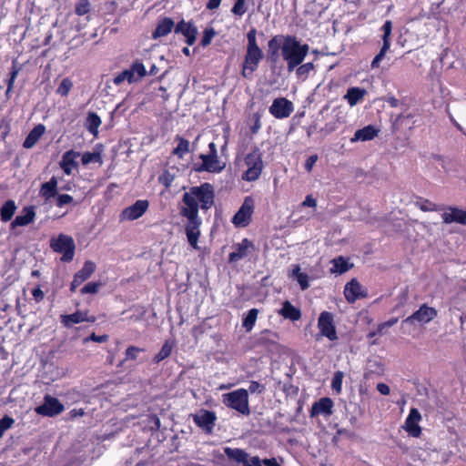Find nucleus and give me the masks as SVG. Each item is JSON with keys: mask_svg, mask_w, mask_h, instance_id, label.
<instances>
[{"mask_svg": "<svg viewBox=\"0 0 466 466\" xmlns=\"http://www.w3.org/2000/svg\"><path fill=\"white\" fill-rule=\"evenodd\" d=\"M405 430L412 437L418 438L421 433V428L417 422H410L409 420H405Z\"/></svg>", "mask_w": 466, "mask_h": 466, "instance_id": "49", "label": "nucleus"}, {"mask_svg": "<svg viewBox=\"0 0 466 466\" xmlns=\"http://www.w3.org/2000/svg\"><path fill=\"white\" fill-rule=\"evenodd\" d=\"M96 268V266L93 261H86L83 268L75 274L74 279L70 285V290L75 292L78 286L91 277L95 272Z\"/></svg>", "mask_w": 466, "mask_h": 466, "instance_id": "20", "label": "nucleus"}, {"mask_svg": "<svg viewBox=\"0 0 466 466\" xmlns=\"http://www.w3.org/2000/svg\"><path fill=\"white\" fill-rule=\"evenodd\" d=\"M177 140L178 144L174 148L173 154L182 158L189 151V141L180 137H177Z\"/></svg>", "mask_w": 466, "mask_h": 466, "instance_id": "43", "label": "nucleus"}, {"mask_svg": "<svg viewBox=\"0 0 466 466\" xmlns=\"http://www.w3.org/2000/svg\"><path fill=\"white\" fill-rule=\"evenodd\" d=\"M16 210L15 202L12 199L5 201L0 209V217L3 222L9 221Z\"/></svg>", "mask_w": 466, "mask_h": 466, "instance_id": "35", "label": "nucleus"}, {"mask_svg": "<svg viewBox=\"0 0 466 466\" xmlns=\"http://www.w3.org/2000/svg\"><path fill=\"white\" fill-rule=\"evenodd\" d=\"M389 48L382 47L380 52L375 56L373 60L371 61L370 66L371 68H378L380 66V62L383 60L386 53L389 51Z\"/></svg>", "mask_w": 466, "mask_h": 466, "instance_id": "54", "label": "nucleus"}, {"mask_svg": "<svg viewBox=\"0 0 466 466\" xmlns=\"http://www.w3.org/2000/svg\"><path fill=\"white\" fill-rule=\"evenodd\" d=\"M248 392L261 394L265 390V387L258 381H251L248 386Z\"/></svg>", "mask_w": 466, "mask_h": 466, "instance_id": "59", "label": "nucleus"}, {"mask_svg": "<svg viewBox=\"0 0 466 466\" xmlns=\"http://www.w3.org/2000/svg\"><path fill=\"white\" fill-rule=\"evenodd\" d=\"M74 201V198L67 194H60L57 195L56 198V207L63 208L66 205L71 204Z\"/></svg>", "mask_w": 466, "mask_h": 466, "instance_id": "55", "label": "nucleus"}, {"mask_svg": "<svg viewBox=\"0 0 466 466\" xmlns=\"http://www.w3.org/2000/svg\"><path fill=\"white\" fill-rule=\"evenodd\" d=\"M415 206L419 208L421 211L429 212V211H437L441 208L434 204L433 202L428 199L420 198V200L416 201Z\"/></svg>", "mask_w": 466, "mask_h": 466, "instance_id": "46", "label": "nucleus"}, {"mask_svg": "<svg viewBox=\"0 0 466 466\" xmlns=\"http://www.w3.org/2000/svg\"><path fill=\"white\" fill-rule=\"evenodd\" d=\"M128 69L132 73L133 77L137 78V82L147 75V71L144 64L138 59L135 60Z\"/></svg>", "mask_w": 466, "mask_h": 466, "instance_id": "36", "label": "nucleus"}, {"mask_svg": "<svg viewBox=\"0 0 466 466\" xmlns=\"http://www.w3.org/2000/svg\"><path fill=\"white\" fill-rule=\"evenodd\" d=\"M184 206L180 209L182 217L198 216V203L190 190L183 195Z\"/></svg>", "mask_w": 466, "mask_h": 466, "instance_id": "23", "label": "nucleus"}, {"mask_svg": "<svg viewBox=\"0 0 466 466\" xmlns=\"http://www.w3.org/2000/svg\"><path fill=\"white\" fill-rule=\"evenodd\" d=\"M46 131V127L44 125L39 124L35 126L26 136L23 147L26 149L32 148L43 136Z\"/></svg>", "mask_w": 466, "mask_h": 466, "instance_id": "30", "label": "nucleus"}, {"mask_svg": "<svg viewBox=\"0 0 466 466\" xmlns=\"http://www.w3.org/2000/svg\"><path fill=\"white\" fill-rule=\"evenodd\" d=\"M245 4L246 0H236L231 8V13L235 15L242 16L247 11Z\"/></svg>", "mask_w": 466, "mask_h": 466, "instance_id": "51", "label": "nucleus"}, {"mask_svg": "<svg viewBox=\"0 0 466 466\" xmlns=\"http://www.w3.org/2000/svg\"><path fill=\"white\" fill-rule=\"evenodd\" d=\"M149 203L147 200L139 199L137 200L133 205L126 208L122 213V219H127L129 221L135 220L142 217L145 212L147 210Z\"/></svg>", "mask_w": 466, "mask_h": 466, "instance_id": "18", "label": "nucleus"}, {"mask_svg": "<svg viewBox=\"0 0 466 466\" xmlns=\"http://www.w3.org/2000/svg\"><path fill=\"white\" fill-rule=\"evenodd\" d=\"M144 351L143 349L130 346L126 350V360H136L137 359V353Z\"/></svg>", "mask_w": 466, "mask_h": 466, "instance_id": "56", "label": "nucleus"}, {"mask_svg": "<svg viewBox=\"0 0 466 466\" xmlns=\"http://www.w3.org/2000/svg\"><path fill=\"white\" fill-rule=\"evenodd\" d=\"M366 94L367 91L364 88L350 87L344 96V99L347 100L350 106H354L363 100Z\"/></svg>", "mask_w": 466, "mask_h": 466, "instance_id": "31", "label": "nucleus"}, {"mask_svg": "<svg viewBox=\"0 0 466 466\" xmlns=\"http://www.w3.org/2000/svg\"><path fill=\"white\" fill-rule=\"evenodd\" d=\"M96 318L90 316L87 311L77 310L72 314H62L60 316V322L66 329L72 328L75 324H78L84 321L95 322Z\"/></svg>", "mask_w": 466, "mask_h": 466, "instance_id": "16", "label": "nucleus"}, {"mask_svg": "<svg viewBox=\"0 0 466 466\" xmlns=\"http://www.w3.org/2000/svg\"><path fill=\"white\" fill-rule=\"evenodd\" d=\"M63 410L64 405L51 395H46L43 403L35 409L37 414L46 417H55Z\"/></svg>", "mask_w": 466, "mask_h": 466, "instance_id": "9", "label": "nucleus"}, {"mask_svg": "<svg viewBox=\"0 0 466 466\" xmlns=\"http://www.w3.org/2000/svg\"><path fill=\"white\" fill-rule=\"evenodd\" d=\"M187 221L185 226V232L187 235V241L189 245L197 249L198 248V241L200 236V226L202 224V220L198 216L192 217H185Z\"/></svg>", "mask_w": 466, "mask_h": 466, "instance_id": "11", "label": "nucleus"}, {"mask_svg": "<svg viewBox=\"0 0 466 466\" xmlns=\"http://www.w3.org/2000/svg\"><path fill=\"white\" fill-rule=\"evenodd\" d=\"M256 35L257 30L255 28H251L247 34V52L242 65V76L245 78H251L264 57L263 51L258 46Z\"/></svg>", "mask_w": 466, "mask_h": 466, "instance_id": "2", "label": "nucleus"}, {"mask_svg": "<svg viewBox=\"0 0 466 466\" xmlns=\"http://www.w3.org/2000/svg\"><path fill=\"white\" fill-rule=\"evenodd\" d=\"M344 378V373L340 370H338L334 373L332 380H331V389L336 393H340L342 390V380Z\"/></svg>", "mask_w": 466, "mask_h": 466, "instance_id": "47", "label": "nucleus"}, {"mask_svg": "<svg viewBox=\"0 0 466 466\" xmlns=\"http://www.w3.org/2000/svg\"><path fill=\"white\" fill-rule=\"evenodd\" d=\"M318 155H311L310 157H308V159L305 162V169L308 172H310L312 170L314 165L318 161Z\"/></svg>", "mask_w": 466, "mask_h": 466, "instance_id": "62", "label": "nucleus"}, {"mask_svg": "<svg viewBox=\"0 0 466 466\" xmlns=\"http://www.w3.org/2000/svg\"><path fill=\"white\" fill-rule=\"evenodd\" d=\"M193 420L205 432L211 433L217 420V416L214 411L200 410L198 413L193 415Z\"/></svg>", "mask_w": 466, "mask_h": 466, "instance_id": "15", "label": "nucleus"}, {"mask_svg": "<svg viewBox=\"0 0 466 466\" xmlns=\"http://www.w3.org/2000/svg\"><path fill=\"white\" fill-rule=\"evenodd\" d=\"M15 420L11 417L5 415L0 420V439L3 437L5 431L10 429Z\"/></svg>", "mask_w": 466, "mask_h": 466, "instance_id": "52", "label": "nucleus"}, {"mask_svg": "<svg viewBox=\"0 0 466 466\" xmlns=\"http://www.w3.org/2000/svg\"><path fill=\"white\" fill-rule=\"evenodd\" d=\"M344 296L348 302L354 303L357 299L366 298L368 292L356 279H353L345 285Z\"/></svg>", "mask_w": 466, "mask_h": 466, "instance_id": "17", "label": "nucleus"}, {"mask_svg": "<svg viewBox=\"0 0 466 466\" xmlns=\"http://www.w3.org/2000/svg\"><path fill=\"white\" fill-rule=\"evenodd\" d=\"M101 125V119L97 114L94 112H89L86 116L85 127L88 130V132L94 136H96L98 133V127Z\"/></svg>", "mask_w": 466, "mask_h": 466, "instance_id": "34", "label": "nucleus"}, {"mask_svg": "<svg viewBox=\"0 0 466 466\" xmlns=\"http://www.w3.org/2000/svg\"><path fill=\"white\" fill-rule=\"evenodd\" d=\"M398 322V318H391L390 319L380 323L378 326V332L381 335L383 333V330L387 328L392 327Z\"/></svg>", "mask_w": 466, "mask_h": 466, "instance_id": "60", "label": "nucleus"}, {"mask_svg": "<svg viewBox=\"0 0 466 466\" xmlns=\"http://www.w3.org/2000/svg\"><path fill=\"white\" fill-rule=\"evenodd\" d=\"M286 35H274L268 43V57L271 62H277L279 56L283 57V46Z\"/></svg>", "mask_w": 466, "mask_h": 466, "instance_id": "19", "label": "nucleus"}, {"mask_svg": "<svg viewBox=\"0 0 466 466\" xmlns=\"http://www.w3.org/2000/svg\"><path fill=\"white\" fill-rule=\"evenodd\" d=\"M222 402L243 415H249L248 394L245 389H238L222 395Z\"/></svg>", "mask_w": 466, "mask_h": 466, "instance_id": "3", "label": "nucleus"}, {"mask_svg": "<svg viewBox=\"0 0 466 466\" xmlns=\"http://www.w3.org/2000/svg\"><path fill=\"white\" fill-rule=\"evenodd\" d=\"M91 4L89 0H78L75 6V13L77 15H84L89 13Z\"/></svg>", "mask_w": 466, "mask_h": 466, "instance_id": "48", "label": "nucleus"}, {"mask_svg": "<svg viewBox=\"0 0 466 466\" xmlns=\"http://www.w3.org/2000/svg\"><path fill=\"white\" fill-rule=\"evenodd\" d=\"M381 31L383 32V35L381 36L382 38V47L385 48H390V35L392 31V22L390 20L385 21L381 27Z\"/></svg>", "mask_w": 466, "mask_h": 466, "instance_id": "40", "label": "nucleus"}, {"mask_svg": "<svg viewBox=\"0 0 466 466\" xmlns=\"http://www.w3.org/2000/svg\"><path fill=\"white\" fill-rule=\"evenodd\" d=\"M172 349H173V344L169 341H166L163 344L159 352L154 357V361L156 363H158V362L164 360L165 359H167V357H169V355L171 354Z\"/></svg>", "mask_w": 466, "mask_h": 466, "instance_id": "44", "label": "nucleus"}, {"mask_svg": "<svg viewBox=\"0 0 466 466\" xmlns=\"http://www.w3.org/2000/svg\"><path fill=\"white\" fill-rule=\"evenodd\" d=\"M333 400L330 398L324 397L315 401L310 410V417L323 415L329 417L333 413Z\"/></svg>", "mask_w": 466, "mask_h": 466, "instance_id": "22", "label": "nucleus"}, {"mask_svg": "<svg viewBox=\"0 0 466 466\" xmlns=\"http://www.w3.org/2000/svg\"><path fill=\"white\" fill-rule=\"evenodd\" d=\"M292 277L297 279L302 290H305L309 287V276L306 273L300 272V267L299 265L293 268Z\"/></svg>", "mask_w": 466, "mask_h": 466, "instance_id": "39", "label": "nucleus"}, {"mask_svg": "<svg viewBox=\"0 0 466 466\" xmlns=\"http://www.w3.org/2000/svg\"><path fill=\"white\" fill-rule=\"evenodd\" d=\"M57 178L56 177H52L49 181L45 182L41 185L39 195L46 201L50 200L52 198L57 195Z\"/></svg>", "mask_w": 466, "mask_h": 466, "instance_id": "27", "label": "nucleus"}, {"mask_svg": "<svg viewBox=\"0 0 466 466\" xmlns=\"http://www.w3.org/2000/svg\"><path fill=\"white\" fill-rule=\"evenodd\" d=\"M245 164L248 169L243 173L242 179L248 182L258 180L264 167L260 150L255 148L248 153L245 157Z\"/></svg>", "mask_w": 466, "mask_h": 466, "instance_id": "4", "label": "nucleus"}, {"mask_svg": "<svg viewBox=\"0 0 466 466\" xmlns=\"http://www.w3.org/2000/svg\"><path fill=\"white\" fill-rule=\"evenodd\" d=\"M191 194L200 202L202 209H209L214 204V190L209 183L190 187Z\"/></svg>", "mask_w": 466, "mask_h": 466, "instance_id": "8", "label": "nucleus"}, {"mask_svg": "<svg viewBox=\"0 0 466 466\" xmlns=\"http://www.w3.org/2000/svg\"><path fill=\"white\" fill-rule=\"evenodd\" d=\"M442 220L446 224L453 222L466 225V210L460 209L455 207H449L441 215Z\"/></svg>", "mask_w": 466, "mask_h": 466, "instance_id": "24", "label": "nucleus"}, {"mask_svg": "<svg viewBox=\"0 0 466 466\" xmlns=\"http://www.w3.org/2000/svg\"><path fill=\"white\" fill-rule=\"evenodd\" d=\"M25 214L19 215L15 217V218L12 221L11 227L15 228L18 226H26L33 222L35 213L34 210V207H27L24 209Z\"/></svg>", "mask_w": 466, "mask_h": 466, "instance_id": "33", "label": "nucleus"}, {"mask_svg": "<svg viewBox=\"0 0 466 466\" xmlns=\"http://www.w3.org/2000/svg\"><path fill=\"white\" fill-rule=\"evenodd\" d=\"M81 161L83 165H88L90 163L102 164V157L100 152H84L82 154Z\"/></svg>", "mask_w": 466, "mask_h": 466, "instance_id": "42", "label": "nucleus"}, {"mask_svg": "<svg viewBox=\"0 0 466 466\" xmlns=\"http://www.w3.org/2000/svg\"><path fill=\"white\" fill-rule=\"evenodd\" d=\"M406 420H409L410 422L419 423V421L421 420V415L416 408H412L410 410V414L408 415Z\"/></svg>", "mask_w": 466, "mask_h": 466, "instance_id": "61", "label": "nucleus"}, {"mask_svg": "<svg viewBox=\"0 0 466 466\" xmlns=\"http://www.w3.org/2000/svg\"><path fill=\"white\" fill-rule=\"evenodd\" d=\"M253 248V243L248 238H244L240 243L236 245L235 251L229 254V262H238L240 259L246 258L249 252V249Z\"/></svg>", "mask_w": 466, "mask_h": 466, "instance_id": "26", "label": "nucleus"}, {"mask_svg": "<svg viewBox=\"0 0 466 466\" xmlns=\"http://www.w3.org/2000/svg\"><path fill=\"white\" fill-rule=\"evenodd\" d=\"M72 86H73V83H72V81H71L69 78H64V79L61 81V83H60V85H59V86H58V88H57V90H56V92H57L60 96H67V95H68V93H69V91L71 90Z\"/></svg>", "mask_w": 466, "mask_h": 466, "instance_id": "50", "label": "nucleus"}, {"mask_svg": "<svg viewBox=\"0 0 466 466\" xmlns=\"http://www.w3.org/2000/svg\"><path fill=\"white\" fill-rule=\"evenodd\" d=\"M331 262L333 265L331 271L334 273L343 274L352 267V265H350L348 260L341 256L333 258Z\"/></svg>", "mask_w": 466, "mask_h": 466, "instance_id": "37", "label": "nucleus"}, {"mask_svg": "<svg viewBox=\"0 0 466 466\" xmlns=\"http://www.w3.org/2000/svg\"><path fill=\"white\" fill-rule=\"evenodd\" d=\"M107 339H108L107 335L97 336L95 333H92L90 336H88L83 339V343L86 344L88 341L103 343V342H106L107 340Z\"/></svg>", "mask_w": 466, "mask_h": 466, "instance_id": "58", "label": "nucleus"}, {"mask_svg": "<svg viewBox=\"0 0 466 466\" xmlns=\"http://www.w3.org/2000/svg\"><path fill=\"white\" fill-rule=\"evenodd\" d=\"M378 391L382 395H389L390 392V387L385 383H378L377 384Z\"/></svg>", "mask_w": 466, "mask_h": 466, "instance_id": "64", "label": "nucleus"}, {"mask_svg": "<svg viewBox=\"0 0 466 466\" xmlns=\"http://www.w3.org/2000/svg\"><path fill=\"white\" fill-rule=\"evenodd\" d=\"M254 203L250 197H247L232 218V223L237 227H245L248 224L253 213Z\"/></svg>", "mask_w": 466, "mask_h": 466, "instance_id": "13", "label": "nucleus"}, {"mask_svg": "<svg viewBox=\"0 0 466 466\" xmlns=\"http://www.w3.org/2000/svg\"><path fill=\"white\" fill-rule=\"evenodd\" d=\"M438 315L436 309L423 304L413 314L402 320L401 325H425L435 319Z\"/></svg>", "mask_w": 466, "mask_h": 466, "instance_id": "7", "label": "nucleus"}, {"mask_svg": "<svg viewBox=\"0 0 466 466\" xmlns=\"http://www.w3.org/2000/svg\"><path fill=\"white\" fill-rule=\"evenodd\" d=\"M173 28L175 29L174 21L169 17H165L161 19L157 25V27L152 34V37L157 39L162 36H166L172 31Z\"/></svg>", "mask_w": 466, "mask_h": 466, "instance_id": "29", "label": "nucleus"}, {"mask_svg": "<svg viewBox=\"0 0 466 466\" xmlns=\"http://www.w3.org/2000/svg\"><path fill=\"white\" fill-rule=\"evenodd\" d=\"M301 205L303 207L315 208L317 206V201L311 195H308Z\"/></svg>", "mask_w": 466, "mask_h": 466, "instance_id": "63", "label": "nucleus"}, {"mask_svg": "<svg viewBox=\"0 0 466 466\" xmlns=\"http://www.w3.org/2000/svg\"><path fill=\"white\" fill-rule=\"evenodd\" d=\"M79 156L80 153L74 150H68L63 154L59 165L66 175H71L73 169L77 167L78 164L76 161V158Z\"/></svg>", "mask_w": 466, "mask_h": 466, "instance_id": "25", "label": "nucleus"}, {"mask_svg": "<svg viewBox=\"0 0 466 466\" xmlns=\"http://www.w3.org/2000/svg\"><path fill=\"white\" fill-rule=\"evenodd\" d=\"M279 313L285 319L292 321L299 320L301 318L300 310L288 300L283 302L282 308L279 310Z\"/></svg>", "mask_w": 466, "mask_h": 466, "instance_id": "32", "label": "nucleus"}, {"mask_svg": "<svg viewBox=\"0 0 466 466\" xmlns=\"http://www.w3.org/2000/svg\"><path fill=\"white\" fill-rule=\"evenodd\" d=\"M379 130L373 126L369 125L363 128L358 129L354 136L350 138L351 143L358 141H369L377 137Z\"/></svg>", "mask_w": 466, "mask_h": 466, "instance_id": "28", "label": "nucleus"}, {"mask_svg": "<svg viewBox=\"0 0 466 466\" xmlns=\"http://www.w3.org/2000/svg\"><path fill=\"white\" fill-rule=\"evenodd\" d=\"M413 117L414 116L411 113L407 115L400 114L395 117L391 116V132L393 134H406L407 131H410L415 125Z\"/></svg>", "mask_w": 466, "mask_h": 466, "instance_id": "14", "label": "nucleus"}, {"mask_svg": "<svg viewBox=\"0 0 466 466\" xmlns=\"http://www.w3.org/2000/svg\"><path fill=\"white\" fill-rule=\"evenodd\" d=\"M101 287V283L99 282H88L81 289L82 294H96L99 288Z\"/></svg>", "mask_w": 466, "mask_h": 466, "instance_id": "53", "label": "nucleus"}, {"mask_svg": "<svg viewBox=\"0 0 466 466\" xmlns=\"http://www.w3.org/2000/svg\"><path fill=\"white\" fill-rule=\"evenodd\" d=\"M294 110L291 101L285 97H279L273 100L269 106V113L276 118L282 119L289 117Z\"/></svg>", "mask_w": 466, "mask_h": 466, "instance_id": "12", "label": "nucleus"}, {"mask_svg": "<svg viewBox=\"0 0 466 466\" xmlns=\"http://www.w3.org/2000/svg\"><path fill=\"white\" fill-rule=\"evenodd\" d=\"M318 328L320 330V334L329 340H336L338 339L332 313L328 311L321 312L318 319Z\"/></svg>", "mask_w": 466, "mask_h": 466, "instance_id": "10", "label": "nucleus"}, {"mask_svg": "<svg viewBox=\"0 0 466 466\" xmlns=\"http://www.w3.org/2000/svg\"><path fill=\"white\" fill-rule=\"evenodd\" d=\"M258 310L251 309L248 311L247 315L243 318L242 326L247 331H250L257 320Z\"/></svg>", "mask_w": 466, "mask_h": 466, "instance_id": "38", "label": "nucleus"}, {"mask_svg": "<svg viewBox=\"0 0 466 466\" xmlns=\"http://www.w3.org/2000/svg\"><path fill=\"white\" fill-rule=\"evenodd\" d=\"M124 81H127L129 84L137 82V78L133 77V75L128 68L120 72L113 78V83L116 86L121 85Z\"/></svg>", "mask_w": 466, "mask_h": 466, "instance_id": "41", "label": "nucleus"}, {"mask_svg": "<svg viewBox=\"0 0 466 466\" xmlns=\"http://www.w3.org/2000/svg\"><path fill=\"white\" fill-rule=\"evenodd\" d=\"M176 34H181L186 37V42L188 46H192L198 35V28L191 22L181 20L177 24L174 29Z\"/></svg>", "mask_w": 466, "mask_h": 466, "instance_id": "21", "label": "nucleus"}, {"mask_svg": "<svg viewBox=\"0 0 466 466\" xmlns=\"http://www.w3.org/2000/svg\"><path fill=\"white\" fill-rule=\"evenodd\" d=\"M295 69H296V75H297L298 78L306 79L309 76V73L311 71H313L314 65L312 62H309V63H305V64L301 63Z\"/></svg>", "mask_w": 466, "mask_h": 466, "instance_id": "45", "label": "nucleus"}, {"mask_svg": "<svg viewBox=\"0 0 466 466\" xmlns=\"http://www.w3.org/2000/svg\"><path fill=\"white\" fill-rule=\"evenodd\" d=\"M215 30L213 28H208V29H206L204 31V35L201 39V45L202 46H208L211 41H212V38L214 37L215 35Z\"/></svg>", "mask_w": 466, "mask_h": 466, "instance_id": "57", "label": "nucleus"}, {"mask_svg": "<svg viewBox=\"0 0 466 466\" xmlns=\"http://www.w3.org/2000/svg\"><path fill=\"white\" fill-rule=\"evenodd\" d=\"M50 247L55 252L63 254L62 261L70 262L73 260L76 245L72 237L59 234L56 238H51Z\"/></svg>", "mask_w": 466, "mask_h": 466, "instance_id": "5", "label": "nucleus"}, {"mask_svg": "<svg viewBox=\"0 0 466 466\" xmlns=\"http://www.w3.org/2000/svg\"><path fill=\"white\" fill-rule=\"evenodd\" d=\"M208 148V154H201L199 156L202 164L199 167L196 168V170L200 172L219 173L225 168L226 164L219 160L217 146L214 142L209 143Z\"/></svg>", "mask_w": 466, "mask_h": 466, "instance_id": "6", "label": "nucleus"}, {"mask_svg": "<svg viewBox=\"0 0 466 466\" xmlns=\"http://www.w3.org/2000/svg\"><path fill=\"white\" fill-rule=\"evenodd\" d=\"M309 51V46L303 44L295 35H286L283 46V60L287 63L289 72L295 70L305 60Z\"/></svg>", "mask_w": 466, "mask_h": 466, "instance_id": "1", "label": "nucleus"}]
</instances>
